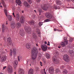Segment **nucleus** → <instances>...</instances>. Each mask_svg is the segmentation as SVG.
Wrapping results in <instances>:
<instances>
[{"label": "nucleus", "instance_id": "24", "mask_svg": "<svg viewBox=\"0 0 74 74\" xmlns=\"http://www.w3.org/2000/svg\"><path fill=\"white\" fill-rule=\"evenodd\" d=\"M16 19L17 21H18L19 20V16L18 14H17L16 15Z\"/></svg>", "mask_w": 74, "mask_h": 74}, {"label": "nucleus", "instance_id": "61", "mask_svg": "<svg viewBox=\"0 0 74 74\" xmlns=\"http://www.w3.org/2000/svg\"><path fill=\"white\" fill-rule=\"evenodd\" d=\"M0 5H1V3L0 2Z\"/></svg>", "mask_w": 74, "mask_h": 74}, {"label": "nucleus", "instance_id": "58", "mask_svg": "<svg viewBox=\"0 0 74 74\" xmlns=\"http://www.w3.org/2000/svg\"><path fill=\"white\" fill-rule=\"evenodd\" d=\"M47 45H50V44H49V43H48L47 44Z\"/></svg>", "mask_w": 74, "mask_h": 74}, {"label": "nucleus", "instance_id": "38", "mask_svg": "<svg viewBox=\"0 0 74 74\" xmlns=\"http://www.w3.org/2000/svg\"><path fill=\"white\" fill-rule=\"evenodd\" d=\"M14 63L16 65H17V64H18V61L16 60L15 61H14Z\"/></svg>", "mask_w": 74, "mask_h": 74}, {"label": "nucleus", "instance_id": "31", "mask_svg": "<svg viewBox=\"0 0 74 74\" xmlns=\"http://www.w3.org/2000/svg\"><path fill=\"white\" fill-rule=\"evenodd\" d=\"M46 57L47 59H49V58H50V55L47 53V54Z\"/></svg>", "mask_w": 74, "mask_h": 74}, {"label": "nucleus", "instance_id": "25", "mask_svg": "<svg viewBox=\"0 0 74 74\" xmlns=\"http://www.w3.org/2000/svg\"><path fill=\"white\" fill-rule=\"evenodd\" d=\"M2 32L3 33H4L5 32V27H4V25L3 24L2 25Z\"/></svg>", "mask_w": 74, "mask_h": 74}, {"label": "nucleus", "instance_id": "32", "mask_svg": "<svg viewBox=\"0 0 74 74\" xmlns=\"http://www.w3.org/2000/svg\"><path fill=\"white\" fill-rule=\"evenodd\" d=\"M10 56L12 55V50L11 49L10 50Z\"/></svg>", "mask_w": 74, "mask_h": 74}, {"label": "nucleus", "instance_id": "48", "mask_svg": "<svg viewBox=\"0 0 74 74\" xmlns=\"http://www.w3.org/2000/svg\"><path fill=\"white\" fill-rule=\"evenodd\" d=\"M43 70H44V73L45 74H47V73H46V72H45V69H44Z\"/></svg>", "mask_w": 74, "mask_h": 74}, {"label": "nucleus", "instance_id": "5", "mask_svg": "<svg viewBox=\"0 0 74 74\" xmlns=\"http://www.w3.org/2000/svg\"><path fill=\"white\" fill-rule=\"evenodd\" d=\"M25 31L28 33L29 34H30L32 32V30H31V28L30 27H25Z\"/></svg>", "mask_w": 74, "mask_h": 74}, {"label": "nucleus", "instance_id": "40", "mask_svg": "<svg viewBox=\"0 0 74 74\" xmlns=\"http://www.w3.org/2000/svg\"><path fill=\"white\" fill-rule=\"evenodd\" d=\"M38 25L39 26H42V23L41 22H40L39 23Z\"/></svg>", "mask_w": 74, "mask_h": 74}, {"label": "nucleus", "instance_id": "2", "mask_svg": "<svg viewBox=\"0 0 74 74\" xmlns=\"http://www.w3.org/2000/svg\"><path fill=\"white\" fill-rule=\"evenodd\" d=\"M64 42H61L60 44L62 47H64L66 45H67V44H68V41L67 40V38L65 37L64 38Z\"/></svg>", "mask_w": 74, "mask_h": 74}, {"label": "nucleus", "instance_id": "15", "mask_svg": "<svg viewBox=\"0 0 74 74\" xmlns=\"http://www.w3.org/2000/svg\"><path fill=\"white\" fill-rule=\"evenodd\" d=\"M19 74H24V71L23 69H20L19 70Z\"/></svg>", "mask_w": 74, "mask_h": 74}, {"label": "nucleus", "instance_id": "64", "mask_svg": "<svg viewBox=\"0 0 74 74\" xmlns=\"http://www.w3.org/2000/svg\"><path fill=\"white\" fill-rule=\"evenodd\" d=\"M41 73H42V74H44V73L42 72H41Z\"/></svg>", "mask_w": 74, "mask_h": 74}, {"label": "nucleus", "instance_id": "62", "mask_svg": "<svg viewBox=\"0 0 74 74\" xmlns=\"http://www.w3.org/2000/svg\"><path fill=\"white\" fill-rule=\"evenodd\" d=\"M0 74H4L2 73H0Z\"/></svg>", "mask_w": 74, "mask_h": 74}, {"label": "nucleus", "instance_id": "46", "mask_svg": "<svg viewBox=\"0 0 74 74\" xmlns=\"http://www.w3.org/2000/svg\"><path fill=\"white\" fill-rule=\"evenodd\" d=\"M16 66H17L16 65H14V69H16Z\"/></svg>", "mask_w": 74, "mask_h": 74}, {"label": "nucleus", "instance_id": "33", "mask_svg": "<svg viewBox=\"0 0 74 74\" xmlns=\"http://www.w3.org/2000/svg\"><path fill=\"white\" fill-rule=\"evenodd\" d=\"M63 73L64 74H67L68 73V71L66 70V69H65L63 71Z\"/></svg>", "mask_w": 74, "mask_h": 74}, {"label": "nucleus", "instance_id": "55", "mask_svg": "<svg viewBox=\"0 0 74 74\" xmlns=\"http://www.w3.org/2000/svg\"><path fill=\"white\" fill-rule=\"evenodd\" d=\"M27 65H28V62H27Z\"/></svg>", "mask_w": 74, "mask_h": 74}, {"label": "nucleus", "instance_id": "37", "mask_svg": "<svg viewBox=\"0 0 74 74\" xmlns=\"http://www.w3.org/2000/svg\"><path fill=\"white\" fill-rule=\"evenodd\" d=\"M27 1L29 4H32V0H27Z\"/></svg>", "mask_w": 74, "mask_h": 74}, {"label": "nucleus", "instance_id": "59", "mask_svg": "<svg viewBox=\"0 0 74 74\" xmlns=\"http://www.w3.org/2000/svg\"><path fill=\"white\" fill-rule=\"evenodd\" d=\"M23 12H24V11H23V10H22V13H23Z\"/></svg>", "mask_w": 74, "mask_h": 74}, {"label": "nucleus", "instance_id": "12", "mask_svg": "<svg viewBox=\"0 0 74 74\" xmlns=\"http://www.w3.org/2000/svg\"><path fill=\"white\" fill-rule=\"evenodd\" d=\"M41 7L43 10H45V11H47L48 9V7L46 6V4H45L43 6H41Z\"/></svg>", "mask_w": 74, "mask_h": 74}, {"label": "nucleus", "instance_id": "18", "mask_svg": "<svg viewBox=\"0 0 74 74\" xmlns=\"http://www.w3.org/2000/svg\"><path fill=\"white\" fill-rule=\"evenodd\" d=\"M16 2L18 4V5H20L21 4V1L20 0H16Z\"/></svg>", "mask_w": 74, "mask_h": 74}, {"label": "nucleus", "instance_id": "26", "mask_svg": "<svg viewBox=\"0 0 74 74\" xmlns=\"http://www.w3.org/2000/svg\"><path fill=\"white\" fill-rule=\"evenodd\" d=\"M16 26L18 28H19L21 26V24L20 23H18L16 24Z\"/></svg>", "mask_w": 74, "mask_h": 74}, {"label": "nucleus", "instance_id": "14", "mask_svg": "<svg viewBox=\"0 0 74 74\" xmlns=\"http://www.w3.org/2000/svg\"><path fill=\"white\" fill-rule=\"evenodd\" d=\"M7 57L6 56H3L2 57L1 60V62H3L6 60Z\"/></svg>", "mask_w": 74, "mask_h": 74}, {"label": "nucleus", "instance_id": "63", "mask_svg": "<svg viewBox=\"0 0 74 74\" xmlns=\"http://www.w3.org/2000/svg\"><path fill=\"white\" fill-rule=\"evenodd\" d=\"M40 50H41V48L39 49V51H40Z\"/></svg>", "mask_w": 74, "mask_h": 74}, {"label": "nucleus", "instance_id": "35", "mask_svg": "<svg viewBox=\"0 0 74 74\" xmlns=\"http://www.w3.org/2000/svg\"><path fill=\"white\" fill-rule=\"evenodd\" d=\"M51 21V20L49 19H46L45 21V22H50Z\"/></svg>", "mask_w": 74, "mask_h": 74}, {"label": "nucleus", "instance_id": "6", "mask_svg": "<svg viewBox=\"0 0 74 74\" xmlns=\"http://www.w3.org/2000/svg\"><path fill=\"white\" fill-rule=\"evenodd\" d=\"M41 48L43 51H46L47 50V46L45 45H43L41 46Z\"/></svg>", "mask_w": 74, "mask_h": 74}, {"label": "nucleus", "instance_id": "20", "mask_svg": "<svg viewBox=\"0 0 74 74\" xmlns=\"http://www.w3.org/2000/svg\"><path fill=\"white\" fill-rule=\"evenodd\" d=\"M56 3L58 5H61L62 3L59 0L56 1Z\"/></svg>", "mask_w": 74, "mask_h": 74}, {"label": "nucleus", "instance_id": "16", "mask_svg": "<svg viewBox=\"0 0 74 74\" xmlns=\"http://www.w3.org/2000/svg\"><path fill=\"white\" fill-rule=\"evenodd\" d=\"M25 21V18L23 17H21L20 19V22L22 23H23Z\"/></svg>", "mask_w": 74, "mask_h": 74}, {"label": "nucleus", "instance_id": "27", "mask_svg": "<svg viewBox=\"0 0 74 74\" xmlns=\"http://www.w3.org/2000/svg\"><path fill=\"white\" fill-rule=\"evenodd\" d=\"M26 47L27 49H29L30 48V45L29 43H27L26 44Z\"/></svg>", "mask_w": 74, "mask_h": 74}, {"label": "nucleus", "instance_id": "21", "mask_svg": "<svg viewBox=\"0 0 74 74\" xmlns=\"http://www.w3.org/2000/svg\"><path fill=\"white\" fill-rule=\"evenodd\" d=\"M28 74H33V69H31L29 71Z\"/></svg>", "mask_w": 74, "mask_h": 74}, {"label": "nucleus", "instance_id": "23", "mask_svg": "<svg viewBox=\"0 0 74 74\" xmlns=\"http://www.w3.org/2000/svg\"><path fill=\"white\" fill-rule=\"evenodd\" d=\"M33 37L34 39H37V36L36 35V34L34 33L33 34Z\"/></svg>", "mask_w": 74, "mask_h": 74}, {"label": "nucleus", "instance_id": "57", "mask_svg": "<svg viewBox=\"0 0 74 74\" xmlns=\"http://www.w3.org/2000/svg\"><path fill=\"white\" fill-rule=\"evenodd\" d=\"M61 47H60V46H59V47H58V48H60Z\"/></svg>", "mask_w": 74, "mask_h": 74}, {"label": "nucleus", "instance_id": "44", "mask_svg": "<svg viewBox=\"0 0 74 74\" xmlns=\"http://www.w3.org/2000/svg\"><path fill=\"white\" fill-rule=\"evenodd\" d=\"M54 8L55 9H56V10L57 9V6L55 5H54Z\"/></svg>", "mask_w": 74, "mask_h": 74}, {"label": "nucleus", "instance_id": "39", "mask_svg": "<svg viewBox=\"0 0 74 74\" xmlns=\"http://www.w3.org/2000/svg\"><path fill=\"white\" fill-rule=\"evenodd\" d=\"M73 38H70V39L69 40V41L70 42H72L73 41Z\"/></svg>", "mask_w": 74, "mask_h": 74}, {"label": "nucleus", "instance_id": "50", "mask_svg": "<svg viewBox=\"0 0 74 74\" xmlns=\"http://www.w3.org/2000/svg\"><path fill=\"white\" fill-rule=\"evenodd\" d=\"M36 1L37 2H40V0H36Z\"/></svg>", "mask_w": 74, "mask_h": 74}, {"label": "nucleus", "instance_id": "30", "mask_svg": "<svg viewBox=\"0 0 74 74\" xmlns=\"http://www.w3.org/2000/svg\"><path fill=\"white\" fill-rule=\"evenodd\" d=\"M16 49H13L14 55H15L16 54Z\"/></svg>", "mask_w": 74, "mask_h": 74}, {"label": "nucleus", "instance_id": "13", "mask_svg": "<svg viewBox=\"0 0 74 74\" xmlns=\"http://www.w3.org/2000/svg\"><path fill=\"white\" fill-rule=\"evenodd\" d=\"M24 5H25V7H27V8H30V5L29 4V3L27 2H24Z\"/></svg>", "mask_w": 74, "mask_h": 74}, {"label": "nucleus", "instance_id": "56", "mask_svg": "<svg viewBox=\"0 0 74 74\" xmlns=\"http://www.w3.org/2000/svg\"><path fill=\"white\" fill-rule=\"evenodd\" d=\"M34 12H36V13H37V12H36V10H34Z\"/></svg>", "mask_w": 74, "mask_h": 74}, {"label": "nucleus", "instance_id": "17", "mask_svg": "<svg viewBox=\"0 0 74 74\" xmlns=\"http://www.w3.org/2000/svg\"><path fill=\"white\" fill-rule=\"evenodd\" d=\"M7 41H8V42L9 43V45H11L12 42H11V38H8Z\"/></svg>", "mask_w": 74, "mask_h": 74}, {"label": "nucleus", "instance_id": "19", "mask_svg": "<svg viewBox=\"0 0 74 74\" xmlns=\"http://www.w3.org/2000/svg\"><path fill=\"white\" fill-rule=\"evenodd\" d=\"M2 1V4L3 5V6L5 8H6V5H5V2H4V0H1Z\"/></svg>", "mask_w": 74, "mask_h": 74}, {"label": "nucleus", "instance_id": "45", "mask_svg": "<svg viewBox=\"0 0 74 74\" xmlns=\"http://www.w3.org/2000/svg\"><path fill=\"white\" fill-rule=\"evenodd\" d=\"M38 11L40 13L42 12V10L41 9H39Z\"/></svg>", "mask_w": 74, "mask_h": 74}, {"label": "nucleus", "instance_id": "42", "mask_svg": "<svg viewBox=\"0 0 74 74\" xmlns=\"http://www.w3.org/2000/svg\"><path fill=\"white\" fill-rule=\"evenodd\" d=\"M64 66H61L60 67V68L61 69H64Z\"/></svg>", "mask_w": 74, "mask_h": 74}, {"label": "nucleus", "instance_id": "8", "mask_svg": "<svg viewBox=\"0 0 74 74\" xmlns=\"http://www.w3.org/2000/svg\"><path fill=\"white\" fill-rule=\"evenodd\" d=\"M45 15L47 18L49 19H51L52 18V15L49 13H47Z\"/></svg>", "mask_w": 74, "mask_h": 74}, {"label": "nucleus", "instance_id": "36", "mask_svg": "<svg viewBox=\"0 0 74 74\" xmlns=\"http://www.w3.org/2000/svg\"><path fill=\"white\" fill-rule=\"evenodd\" d=\"M30 25H34V22L33 21H32L29 23Z\"/></svg>", "mask_w": 74, "mask_h": 74}, {"label": "nucleus", "instance_id": "11", "mask_svg": "<svg viewBox=\"0 0 74 74\" xmlns=\"http://www.w3.org/2000/svg\"><path fill=\"white\" fill-rule=\"evenodd\" d=\"M54 71V69L50 67L49 69V72L50 73V74H53Z\"/></svg>", "mask_w": 74, "mask_h": 74}, {"label": "nucleus", "instance_id": "28", "mask_svg": "<svg viewBox=\"0 0 74 74\" xmlns=\"http://www.w3.org/2000/svg\"><path fill=\"white\" fill-rule=\"evenodd\" d=\"M38 34V36L39 37H41V32L40 31L38 30V31H37Z\"/></svg>", "mask_w": 74, "mask_h": 74}, {"label": "nucleus", "instance_id": "29", "mask_svg": "<svg viewBox=\"0 0 74 74\" xmlns=\"http://www.w3.org/2000/svg\"><path fill=\"white\" fill-rule=\"evenodd\" d=\"M69 52L71 55H73V54H74V51L72 50H69Z\"/></svg>", "mask_w": 74, "mask_h": 74}, {"label": "nucleus", "instance_id": "43", "mask_svg": "<svg viewBox=\"0 0 74 74\" xmlns=\"http://www.w3.org/2000/svg\"><path fill=\"white\" fill-rule=\"evenodd\" d=\"M59 71V69L58 68L56 69V73H58V72Z\"/></svg>", "mask_w": 74, "mask_h": 74}, {"label": "nucleus", "instance_id": "9", "mask_svg": "<svg viewBox=\"0 0 74 74\" xmlns=\"http://www.w3.org/2000/svg\"><path fill=\"white\" fill-rule=\"evenodd\" d=\"M24 30H23V29H21L20 30V34L21 36H22V37H23L24 36Z\"/></svg>", "mask_w": 74, "mask_h": 74}, {"label": "nucleus", "instance_id": "60", "mask_svg": "<svg viewBox=\"0 0 74 74\" xmlns=\"http://www.w3.org/2000/svg\"><path fill=\"white\" fill-rule=\"evenodd\" d=\"M5 51L6 52H8V51H7V49H5Z\"/></svg>", "mask_w": 74, "mask_h": 74}, {"label": "nucleus", "instance_id": "1", "mask_svg": "<svg viewBox=\"0 0 74 74\" xmlns=\"http://www.w3.org/2000/svg\"><path fill=\"white\" fill-rule=\"evenodd\" d=\"M38 51L36 48L34 49L32 51L31 58L32 60H35L37 58V55L38 53Z\"/></svg>", "mask_w": 74, "mask_h": 74}, {"label": "nucleus", "instance_id": "7", "mask_svg": "<svg viewBox=\"0 0 74 74\" xmlns=\"http://www.w3.org/2000/svg\"><path fill=\"white\" fill-rule=\"evenodd\" d=\"M53 59L54 63H56V64H58V63L59 61L58 60V59H57V58H56V57H53Z\"/></svg>", "mask_w": 74, "mask_h": 74}, {"label": "nucleus", "instance_id": "49", "mask_svg": "<svg viewBox=\"0 0 74 74\" xmlns=\"http://www.w3.org/2000/svg\"><path fill=\"white\" fill-rule=\"evenodd\" d=\"M40 65L41 66H42V63L41 62H40Z\"/></svg>", "mask_w": 74, "mask_h": 74}, {"label": "nucleus", "instance_id": "3", "mask_svg": "<svg viewBox=\"0 0 74 74\" xmlns=\"http://www.w3.org/2000/svg\"><path fill=\"white\" fill-rule=\"evenodd\" d=\"M4 12L6 16L8 17L9 21H11V20H12V16H10V15H7V10L6 9L4 10Z\"/></svg>", "mask_w": 74, "mask_h": 74}, {"label": "nucleus", "instance_id": "54", "mask_svg": "<svg viewBox=\"0 0 74 74\" xmlns=\"http://www.w3.org/2000/svg\"><path fill=\"white\" fill-rule=\"evenodd\" d=\"M12 15H13L14 16L15 15L14 14V12L13 13Z\"/></svg>", "mask_w": 74, "mask_h": 74}, {"label": "nucleus", "instance_id": "4", "mask_svg": "<svg viewBox=\"0 0 74 74\" xmlns=\"http://www.w3.org/2000/svg\"><path fill=\"white\" fill-rule=\"evenodd\" d=\"M63 58L66 62H69V56L67 55H64L63 56Z\"/></svg>", "mask_w": 74, "mask_h": 74}, {"label": "nucleus", "instance_id": "41", "mask_svg": "<svg viewBox=\"0 0 74 74\" xmlns=\"http://www.w3.org/2000/svg\"><path fill=\"white\" fill-rule=\"evenodd\" d=\"M56 30H57V31H58V32H62V31H63V30H62V29H57Z\"/></svg>", "mask_w": 74, "mask_h": 74}, {"label": "nucleus", "instance_id": "53", "mask_svg": "<svg viewBox=\"0 0 74 74\" xmlns=\"http://www.w3.org/2000/svg\"><path fill=\"white\" fill-rule=\"evenodd\" d=\"M56 29H54V31H56L57 30H56Z\"/></svg>", "mask_w": 74, "mask_h": 74}, {"label": "nucleus", "instance_id": "52", "mask_svg": "<svg viewBox=\"0 0 74 74\" xmlns=\"http://www.w3.org/2000/svg\"><path fill=\"white\" fill-rule=\"evenodd\" d=\"M36 45L37 47H38V44H36Z\"/></svg>", "mask_w": 74, "mask_h": 74}, {"label": "nucleus", "instance_id": "47", "mask_svg": "<svg viewBox=\"0 0 74 74\" xmlns=\"http://www.w3.org/2000/svg\"><path fill=\"white\" fill-rule=\"evenodd\" d=\"M6 68H7L6 66H5L3 67V70H5V69H6Z\"/></svg>", "mask_w": 74, "mask_h": 74}, {"label": "nucleus", "instance_id": "22", "mask_svg": "<svg viewBox=\"0 0 74 74\" xmlns=\"http://www.w3.org/2000/svg\"><path fill=\"white\" fill-rule=\"evenodd\" d=\"M11 26L12 29H14L15 28V24L14 23H12L11 24Z\"/></svg>", "mask_w": 74, "mask_h": 74}, {"label": "nucleus", "instance_id": "51", "mask_svg": "<svg viewBox=\"0 0 74 74\" xmlns=\"http://www.w3.org/2000/svg\"><path fill=\"white\" fill-rule=\"evenodd\" d=\"M45 44H47V42L46 41H45Z\"/></svg>", "mask_w": 74, "mask_h": 74}, {"label": "nucleus", "instance_id": "34", "mask_svg": "<svg viewBox=\"0 0 74 74\" xmlns=\"http://www.w3.org/2000/svg\"><path fill=\"white\" fill-rule=\"evenodd\" d=\"M18 60L19 62H20V60H22V57L20 56H18Z\"/></svg>", "mask_w": 74, "mask_h": 74}, {"label": "nucleus", "instance_id": "10", "mask_svg": "<svg viewBox=\"0 0 74 74\" xmlns=\"http://www.w3.org/2000/svg\"><path fill=\"white\" fill-rule=\"evenodd\" d=\"M8 71L9 73H11L13 71V69L12 67L9 66L8 68Z\"/></svg>", "mask_w": 74, "mask_h": 74}]
</instances>
